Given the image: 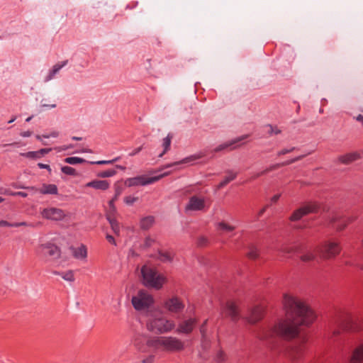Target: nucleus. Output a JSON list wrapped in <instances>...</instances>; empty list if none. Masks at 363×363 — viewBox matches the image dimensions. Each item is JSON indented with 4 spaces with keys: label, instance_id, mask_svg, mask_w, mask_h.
Instances as JSON below:
<instances>
[{
    "label": "nucleus",
    "instance_id": "obj_10",
    "mask_svg": "<svg viewBox=\"0 0 363 363\" xmlns=\"http://www.w3.org/2000/svg\"><path fill=\"white\" fill-rule=\"evenodd\" d=\"M163 174L157 177H147L145 175L129 178L125 180V184L127 186H145L155 182L163 177Z\"/></svg>",
    "mask_w": 363,
    "mask_h": 363
},
{
    "label": "nucleus",
    "instance_id": "obj_50",
    "mask_svg": "<svg viewBox=\"0 0 363 363\" xmlns=\"http://www.w3.org/2000/svg\"><path fill=\"white\" fill-rule=\"evenodd\" d=\"M106 238L108 242H110L113 245H116V242H115V239L112 235H107Z\"/></svg>",
    "mask_w": 363,
    "mask_h": 363
},
{
    "label": "nucleus",
    "instance_id": "obj_15",
    "mask_svg": "<svg viewBox=\"0 0 363 363\" xmlns=\"http://www.w3.org/2000/svg\"><path fill=\"white\" fill-rule=\"evenodd\" d=\"M198 323V319L196 318H189L181 322L177 327V333L183 334H190Z\"/></svg>",
    "mask_w": 363,
    "mask_h": 363
},
{
    "label": "nucleus",
    "instance_id": "obj_61",
    "mask_svg": "<svg viewBox=\"0 0 363 363\" xmlns=\"http://www.w3.org/2000/svg\"><path fill=\"white\" fill-rule=\"evenodd\" d=\"M357 120L359 121H363V116L362 115H359L357 117Z\"/></svg>",
    "mask_w": 363,
    "mask_h": 363
},
{
    "label": "nucleus",
    "instance_id": "obj_4",
    "mask_svg": "<svg viewBox=\"0 0 363 363\" xmlns=\"http://www.w3.org/2000/svg\"><path fill=\"white\" fill-rule=\"evenodd\" d=\"M175 325L172 320L163 317L150 318L147 322V329L155 333H164L171 331Z\"/></svg>",
    "mask_w": 363,
    "mask_h": 363
},
{
    "label": "nucleus",
    "instance_id": "obj_43",
    "mask_svg": "<svg viewBox=\"0 0 363 363\" xmlns=\"http://www.w3.org/2000/svg\"><path fill=\"white\" fill-rule=\"evenodd\" d=\"M138 200V198L137 197H134V196H126L125 197L124 199V201L125 202V203L128 204V205H131L133 204L134 202H135L136 201Z\"/></svg>",
    "mask_w": 363,
    "mask_h": 363
},
{
    "label": "nucleus",
    "instance_id": "obj_32",
    "mask_svg": "<svg viewBox=\"0 0 363 363\" xmlns=\"http://www.w3.org/2000/svg\"><path fill=\"white\" fill-rule=\"evenodd\" d=\"M315 257V255L313 252H308L307 253L301 255L300 257V259L303 262H308L314 260Z\"/></svg>",
    "mask_w": 363,
    "mask_h": 363
},
{
    "label": "nucleus",
    "instance_id": "obj_58",
    "mask_svg": "<svg viewBox=\"0 0 363 363\" xmlns=\"http://www.w3.org/2000/svg\"><path fill=\"white\" fill-rule=\"evenodd\" d=\"M120 194H121V190L120 189H116L115 196L113 197L114 199L117 200V199H118V196Z\"/></svg>",
    "mask_w": 363,
    "mask_h": 363
},
{
    "label": "nucleus",
    "instance_id": "obj_52",
    "mask_svg": "<svg viewBox=\"0 0 363 363\" xmlns=\"http://www.w3.org/2000/svg\"><path fill=\"white\" fill-rule=\"evenodd\" d=\"M280 196H281V194H276V195L273 196L271 199L272 203H277L278 201V200L279 199Z\"/></svg>",
    "mask_w": 363,
    "mask_h": 363
},
{
    "label": "nucleus",
    "instance_id": "obj_60",
    "mask_svg": "<svg viewBox=\"0 0 363 363\" xmlns=\"http://www.w3.org/2000/svg\"><path fill=\"white\" fill-rule=\"evenodd\" d=\"M299 250L298 247H295L294 248H291V250H286L287 252H291L294 251H298Z\"/></svg>",
    "mask_w": 363,
    "mask_h": 363
},
{
    "label": "nucleus",
    "instance_id": "obj_39",
    "mask_svg": "<svg viewBox=\"0 0 363 363\" xmlns=\"http://www.w3.org/2000/svg\"><path fill=\"white\" fill-rule=\"evenodd\" d=\"M62 172L67 175H75L76 174V170L69 166H65L62 167Z\"/></svg>",
    "mask_w": 363,
    "mask_h": 363
},
{
    "label": "nucleus",
    "instance_id": "obj_38",
    "mask_svg": "<svg viewBox=\"0 0 363 363\" xmlns=\"http://www.w3.org/2000/svg\"><path fill=\"white\" fill-rule=\"evenodd\" d=\"M27 225L26 223L22 222V223H16L11 224L5 220H1L0 221V226H13V227H19V226H25Z\"/></svg>",
    "mask_w": 363,
    "mask_h": 363
},
{
    "label": "nucleus",
    "instance_id": "obj_35",
    "mask_svg": "<svg viewBox=\"0 0 363 363\" xmlns=\"http://www.w3.org/2000/svg\"><path fill=\"white\" fill-rule=\"evenodd\" d=\"M116 173L114 169H108L106 171H102L98 173L97 176L101 178L110 177L113 176Z\"/></svg>",
    "mask_w": 363,
    "mask_h": 363
},
{
    "label": "nucleus",
    "instance_id": "obj_44",
    "mask_svg": "<svg viewBox=\"0 0 363 363\" xmlns=\"http://www.w3.org/2000/svg\"><path fill=\"white\" fill-rule=\"evenodd\" d=\"M269 133L270 135H272L273 133L275 134V135H277V134H279L281 133V130H279L277 126H272L271 125H269Z\"/></svg>",
    "mask_w": 363,
    "mask_h": 363
},
{
    "label": "nucleus",
    "instance_id": "obj_53",
    "mask_svg": "<svg viewBox=\"0 0 363 363\" xmlns=\"http://www.w3.org/2000/svg\"><path fill=\"white\" fill-rule=\"evenodd\" d=\"M223 356H224V353L223 352H220L217 356L218 360L223 361L224 359Z\"/></svg>",
    "mask_w": 363,
    "mask_h": 363
},
{
    "label": "nucleus",
    "instance_id": "obj_19",
    "mask_svg": "<svg viewBox=\"0 0 363 363\" xmlns=\"http://www.w3.org/2000/svg\"><path fill=\"white\" fill-rule=\"evenodd\" d=\"M43 250H45V255H47L50 257H53L54 258H58L60 257V248L53 244H47L42 246Z\"/></svg>",
    "mask_w": 363,
    "mask_h": 363
},
{
    "label": "nucleus",
    "instance_id": "obj_51",
    "mask_svg": "<svg viewBox=\"0 0 363 363\" xmlns=\"http://www.w3.org/2000/svg\"><path fill=\"white\" fill-rule=\"evenodd\" d=\"M269 207V205H266L264 206L258 213V217H260L262 216L266 211V210L267 209V208Z\"/></svg>",
    "mask_w": 363,
    "mask_h": 363
},
{
    "label": "nucleus",
    "instance_id": "obj_25",
    "mask_svg": "<svg viewBox=\"0 0 363 363\" xmlns=\"http://www.w3.org/2000/svg\"><path fill=\"white\" fill-rule=\"evenodd\" d=\"M106 218L109 221L110 225L111 226L112 230L116 234H118L120 231V228L118 222L114 218V216L111 215V213H106Z\"/></svg>",
    "mask_w": 363,
    "mask_h": 363
},
{
    "label": "nucleus",
    "instance_id": "obj_13",
    "mask_svg": "<svg viewBox=\"0 0 363 363\" xmlns=\"http://www.w3.org/2000/svg\"><path fill=\"white\" fill-rule=\"evenodd\" d=\"M184 303L183 301L178 297H172L171 298L167 299L164 303V307L169 312L179 313L183 311L184 308Z\"/></svg>",
    "mask_w": 363,
    "mask_h": 363
},
{
    "label": "nucleus",
    "instance_id": "obj_49",
    "mask_svg": "<svg viewBox=\"0 0 363 363\" xmlns=\"http://www.w3.org/2000/svg\"><path fill=\"white\" fill-rule=\"evenodd\" d=\"M294 150V147H292L291 149H284L278 152V156L285 155L286 153L291 152Z\"/></svg>",
    "mask_w": 363,
    "mask_h": 363
},
{
    "label": "nucleus",
    "instance_id": "obj_12",
    "mask_svg": "<svg viewBox=\"0 0 363 363\" xmlns=\"http://www.w3.org/2000/svg\"><path fill=\"white\" fill-rule=\"evenodd\" d=\"M40 214L43 218L55 221L62 220L66 216L63 210L54 207L44 208Z\"/></svg>",
    "mask_w": 363,
    "mask_h": 363
},
{
    "label": "nucleus",
    "instance_id": "obj_21",
    "mask_svg": "<svg viewBox=\"0 0 363 363\" xmlns=\"http://www.w3.org/2000/svg\"><path fill=\"white\" fill-rule=\"evenodd\" d=\"M298 159V158L295 159L294 160H291L290 162H282V163H277V164L271 165L270 167H269L268 168H267L264 171L261 172L260 173L257 174L255 177H253V179H257L259 177H260L262 175H264V174H267L269 172L273 171V170L277 169H278L279 167H284L285 165L289 164L292 163L293 162L296 161Z\"/></svg>",
    "mask_w": 363,
    "mask_h": 363
},
{
    "label": "nucleus",
    "instance_id": "obj_31",
    "mask_svg": "<svg viewBox=\"0 0 363 363\" xmlns=\"http://www.w3.org/2000/svg\"><path fill=\"white\" fill-rule=\"evenodd\" d=\"M172 138V137L169 135H168L165 138H164V140H163L164 151L159 155V157H162L163 155L169 149Z\"/></svg>",
    "mask_w": 363,
    "mask_h": 363
},
{
    "label": "nucleus",
    "instance_id": "obj_9",
    "mask_svg": "<svg viewBox=\"0 0 363 363\" xmlns=\"http://www.w3.org/2000/svg\"><path fill=\"white\" fill-rule=\"evenodd\" d=\"M321 256L324 259L335 257L341 252V247L337 242L325 241L320 249Z\"/></svg>",
    "mask_w": 363,
    "mask_h": 363
},
{
    "label": "nucleus",
    "instance_id": "obj_47",
    "mask_svg": "<svg viewBox=\"0 0 363 363\" xmlns=\"http://www.w3.org/2000/svg\"><path fill=\"white\" fill-rule=\"evenodd\" d=\"M51 150L50 148H43L38 151L39 154V158L41 157L45 154L48 153Z\"/></svg>",
    "mask_w": 363,
    "mask_h": 363
},
{
    "label": "nucleus",
    "instance_id": "obj_20",
    "mask_svg": "<svg viewBox=\"0 0 363 363\" xmlns=\"http://www.w3.org/2000/svg\"><path fill=\"white\" fill-rule=\"evenodd\" d=\"M86 186L96 189L106 190L109 187V183L106 180H94L87 183Z\"/></svg>",
    "mask_w": 363,
    "mask_h": 363
},
{
    "label": "nucleus",
    "instance_id": "obj_56",
    "mask_svg": "<svg viewBox=\"0 0 363 363\" xmlns=\"http://www.w3.org/2000/svg\"><path fill=\"white\" fill-rule=\"evenodd\" d=\"M152 360H153V357H150L149 358L144 359L143 362L144 363H152Z\"/></svg>",
    "mask_w": 363,
    "mask_h": 363
},
{
    "label": "nucleus",
    "instance_id": "obj_41",
    "mask_svg": "<svg viewBox=\"0 0 363 363\" xmlns=\"http://www.w3.org/2000/svg\"><path fill=\"white\" fill-rule=\"evenodd\" d=\"M196 243H197V245L199 247H205L208 245V240L207 238H206L204 236H201L197 239Z\"/></svg>",
    "mask_w": 363,
    "mask_h": 363
},
{
    "label": "nucleus",
    "instance_id": "obj_23",
    "mask_svg": "<svg viewBox=\"0 0 363 363\" xmlns=\"http://www.w3.org/2000/svg\"><path fill=\"white\" fill-rule=\"evenodd\" d=\"M39 191L43 194H57V187L55 184H43Z\"/></svg>",
    "mask_w": 363,
    "mask_h": 363
},
{
    "label": "nucleus",
    "instance_id": "obj_46",
    "mask_svg": "<svg viewBox=\"0 0 363 363\" xmlns=\"http://www.w3.org/2000/svg\"><path fill=\"white\" fill-rule=\"evenodd\" d=\"M208 320H206L203 324L200 327V332L203 337L205 336L206 333V325H207Z\"/></svg>",
    "mask_w": 363,
    "mask_h": 363
},
{
    "label": "nucleus",
    "instance_id": "obj_36",
    "mask_svg": "<svg viewBox=\"0 0 363 363\" xmlns=\"http://www.w3.org/2000/svg\"><path fill=\"white\" fill-rule=\"evenodd\" d=\"M357 219L355 216H350L347 218H344V225L342 227H337V230L341 231L344 230L349 224L352 223Z\"/></svg>",
    "mask_w": 363,
    "mask_h": 363
},
{
    "label": "nucleus",
    "instance_id": "obj_8",
    "mask_svg": "<svg viewBox=\"0 0 363 363\" xmlns=\"http://www.w3.org/2000/svg\"><path fill=\"white\" fill-rule=\"evenodd\" d=\"M222 313L225 317L237 323L241 318L240 302L232 299L228 300L222 308Z\"/></svg>",
    "mask_w": 363,
    "mask_h": 363
},
{
    "label": "nucleus",
    "instance_id": "obj_1",
    "mask_svg": "<svg viewBox=\"0 0 363 363\" xmlns=\"http://www.w3.org/2000/svg\"><path fill=\"white\" fill-rule=\"evenodd\" d=\"M283 306L285 318L279 319L269 328H262L257 334L260 340H268L272 350H279L278 342L274 341L275 337L284 340H291L300 333V326H308L315 319L313 310L301 298L284 294Z\"/></svg>",
    "mask_w": 363,
    "mask_h": 363
},
{
    "label": "nucleus",
    "instance_id": "obj_57",
    "mask_svg": "<svg viewBox=\"0 0 363 363\" xmlns=\"http://www.w3.org/2000/svg\"><path fill=\"white\" fill-rule=\"evenodd\" d=\"M21 135L23 136V137H28L31 135L30 132L28 131V132H23V133H21Z\"/></svg>",
    "mask_w": 363,
    "mask_h": 363
},
{
    "label": "nucleus",
    "instance_id": "obj_54",
    "mask_svg": "<svg viewBox=\"0 0 363 363\" xmlns=\"http://www.w3.org/2000/svg\"><path fill=\"white\" fill-rule=\"evenodd\" d=\"M38 167L41 169H50V166L48 164H44L43 163H39Z\"/></svg>",
    "mask_w": 363,
    "mask_h": 363
},
{
    "label": "nucleus",
    "instance_id": "obj_42",
    "mask_svg": "<svg viewBox=\"0 0 363 363\" xmlns=\"http://www.w3.org/2000/svg\"><path fill=\"white\" fill-rule=\"evenodd\" d=\"M116 201V199H114V198H113L110 201H109V207H110V211L109 212H108L107 213H111V215L112 216H114L116 211V206L114 205V201Z\"/></svg>",
    "mask_w": 363,
    "mask_h": 363
},
{
    "label": "nucleus",
    "instance_id": "obj_7",
    "mask_svg": "<svg viewBox=\"0 0 363 363\" xmlns=\"http://www.w3.org/2000/svg\"><path fill=\"white\" fill-rule=\"evenodd\" d=\"M132 304L137 311L147 309L154 303L152 296L145 290H140L135 296L132 297Z\"/></svg>",
    "mask_w": 363,
    "mask_h": 363
},
{
    "label": "nucleus",
    "instance_id": "obj_45",
    "mask_svg": "<svg viewBox=\"0 0 363 363\" xmlns=\"http://www.w3.org/2000/svg\"><path fill=\"white\" fill-rule=\"evenodd\" d=\"M62 277L65 280L70 281H73L74 280V274H73L72 271H69V272H66L62 276Z\"/></svg>",
    "mask_w": 363,
    "mask_h": 363
},
{
    "label": "nucleus",
    "instance_id": "obj_33",
    "mask_svg": "<svg viewBox=\"0 0 363 363\" xmlns=\"http://www.w3.org/2000/svg\"><path fill=\"white\" fill-rule=\"evenodd\" d=\"M65 162L69 164H74L83 163L84 160L80 157H69L65 158Z\"/></svg>",
    "mask_w": 363,
    "mask_h": 363
},
{
    "label": "nucleus",
    "instance_id": "obj_11",
    "mask_svg": "<svg viewBox=\"0 0 363 363\" xmlns=\"http://www.w3.org/2000/svg\"><path fill=\"white\" fill-rule=\"evenodd\" d=\"M247 135H242L241 137L236 138L233 140L226 141L219 145H218L216 147H215L212 152H218L221 151H232L234 150L239 147L241 146L240 144H239L242 140L247 138Z\"/></svg>",
    "mask_w": 363,
    "mask_h": 363
},
{
    "label": "nucleus",
    "instance_id": "obj_63",
    "mask_svg": "<svg viewBox=\"0 0 363 363\" xmlns=\"http://www.w3.org/2000/svg\"><path fill=\"white\" fill-rule=\"evenodd\" d=\"M82 138L79 137H73V140H81Z\"/></svg>",
    "mask_w": 363,
    "mask_h": 363
},
{
    "label": "nucleus",
    "instance_id": "obj_28",
    "mask_svg": "<svg viewBox=\"0 0 363 363\" xmlns=\"http://www.w3.org/2000/svg\"><path fill=\"white\" fill-rule=\"evenodd\" d=\"M217 228L219 230H225L227 232H231L235 229V226L230 225L224 221L218 223L217 225Z\"/></svg>",
    "mask_w": 363,
    "mask_h": 363
},
{
    "label": "nucleus",
    "instance_id": "obj_48",
    "mask_svg": "<svg viewBox=\"0 0 363 363\" xmlns=\"http://www.w3.org/2000/svg\"><path fill=\"white\" fill-rule=\"evenodd\" d=\"M155 242V240L150 238H147L145 241V245L146 247H150Z\"/></svg>",
    "mask_w": 363,
    "mask_h": 363
},
{
    "label": "nucleus",
    "instance_id": "obj_27",
    "mask_svg": "<svg viewBox=\"0 0 363 363\" xmlns=\"http://www.w3.org/2000/svg\"><path fill=\"white\" fill-rule=\"evenodd\" d=\"M74 256L76 258H85L86 257V248L85 246L81 247L74 250Z\"/></svg>",
    "mask_w": 363,
    "mask_h": 363
},
{
    "label": "nucleus",
    "instance_id": "obj_26",
    "mask_svg": "<svg viewBox=\"0 0 363 363\" xmlns=\"http://www.w3.org/2000/svg\"><path fill=\"white\" fill-rule=\"evenodd\" d=\"M246 255L248 259L255 260L259 257V252L257 247L250 246Z\"/></svg>",
    "mask_w": 363,
    "mask_h": 363
},
{
    "label": "nucleus",
    "instance_id": "obj_2",
    "mask_svg": "<svg viewBox=\"0 0 363 363\" xmlns=\"http://www.w3.org/2000/svg\"><path fill=\"white\" fill-rule=\"evenodd\" d=\"M143 342L146 343L148 347L155 350H161L168 352H176L184 349V343L176 337H152L147 338L145 335H139L135 340V345L143 352L146 351V347L142 345Z\"/></svg>",
    "mask_w": 363,
    "mask_h": 363
},
{
    "label": "nucleus",
    "instance_id": "obj_40",
    "mask_svg": "<svg viewBox=\"0 0 363 363\" xmlns=\"http://www.w3.org/2000/svg\"><path fill=\"white\" fill-rule=\"evenodd\" d=\"M21 155L23 157L30 158V159L39 158V154H38V151L28 152L26 153H21Z\"/></svg>",
    "mask_w": 363,
    "mask_h": 363
},
{
    "label": "nucleus",
    "instance_id": "obj_34",
    "mask_svg": "<svg viewBox=\"0 0 363 363\" xmlns=\"http://www.w3.org/2000/svg\"><path fill=\"white\" fill-rule=\"evenodd\" d=\"M202 157H203V155L202 154H199V155H192L189 157H187L180 162H175L174 164H182V163H185V162H191V161H193V160H198V159H200ZM174 165V164H173ZM172 164L171 165H169V167H172Z\"/></svg>",
    "mask_w": 363,
    "mask_h": 363
},
{
    "label": "nucleus",
    "instance_id": "obj_3",
    "mask_svg": "<svg viewBox=\"0 0 363 363\" xmlns=\"http://www.w3.org/2000/svg\"><path fill=\"white\" fill-rule=\"evenodd\" d=\"M143 284L157 290L162 289L167 282V278L162 274L158 272L157 269L152 266L145 264L141 269Z\"/></svg>",
    "mask_w": 363,
    "mask_h": 363
},
{
    "label": "nucleus",
    "instance_id": "obj_59",
    "mask_svg": "<svg viewBox=\"0 0 363 363\" xmlns=\"http://www.w3.org/2000/svg\"><path fill=\"white\" fill-rule=\"evenodd\" d=\"M111 162H112V161H99L96 163L98 164H107V163H111Z\"/></svg>",
    "mask_w": 363,
    "mask_h": 363
},
{
    "label": "nucleus",
    "instance_id": "obj_16",
    "mask_svg": "<svg viewBox=\"0 0 363 363\" xmlns=\"http://www.w3.org/2000/svg\"><path fill=\"white\" fill-rule=\"evenodd\" d=\"M186 211H202L205 208L204 198H199L193 196L189 199V203L186 206Z\"/></svg>",
    "mask_w": 363,
    "mask_h": 363
},
{
    "label": "nucleus",
    "instance_id": "obj_5",
    "mask_svg": "<svg viewBox=\"0 0 363 363\" xmlns=\"http://www.w3.org/2000/svg\"><path fill=\"white\" fill-rule=\"evenodd\" d=\"M320 208V204L317 201H311L306 202L292 213L289 220L291 221L299 220L305 216L311 213H317Z\"/></svg>",
    "mask_w": 363,
    "mask_h": 363
},
{
    "label": "nucleus",
    "instance_id": "obj_62",
    "mask_svg": "<svg viewBox=\"0 0 363 363\" xmlns=\"http://www.w3.org/2000/svg\"><path fill=\"white\" fill-rule=\"evenodd\" d=\"M17 194H18V195H20V196H26V195H27V194H26V193H24V192H18V193H17Z\"/></svg>",
    "mask_w": 363,
    "mask_h": 363
},
{
    "label": "nucleus",
    "instance_id": "obj_14",
    "mask_svg": "<svg viewBox=\"0 0 363 363\" xmlns=\"http://www.w3.org/2000/svg\"><path fill=\"white\" fill-rule=\"evenodd\" d=\"M264 315V307L260 305L254 306L250 311L249 315L246 318L247 321L250 324H255L260 321Z\"/></svg>",
    "mask_w": 363,
    "mask_h": 363
},
{
    "label": "nucleus",
    "instance_id": "obj_37",
    "mask_svg": "<svg viewBox=\"0 0 363 363\" xmlns=\"http://www.w3.org/2000/svg\"><path fill=\"white\" fill-rule=\"evenodd\" d=\"M340 217L337 215L333 216L330 218V223L333 225L334 227L337 229V227H342L344 225V220L342 219L340 223L335 225V223L339 221Z\"/></svg>",
    "mask_w": 363,
    "mask_h": 363
},
{
    "label": "nucleus",
    "instance_id": "obj_6",
    "mask_svg": "<svg viewBox=\"0 0 363 363\" xmlns=\"http://www.w3.org/2000/svg\"><path fill=\"white\" fill-rule=\"evenodd\" d=\"M306 338H303L297 342L291 345L286 350V357L293 362L301 360L306 350Z\"/></svg>",
    "mask_w": 363,
    "mask_h": 363
},
{
    "label": "nucleus",
    "instance_id": "obj_55",
    "mask_svg": "<svg viewBox=\"0 0 363 363\" xmlns=\"http://www.w3.org/2000/svg\"><path fill=\"white\" fill-rule=\"evenodd\" d=\"M142 150V147H140L137 149H135L132 153H130V155H135V154L138 153Z\"/></svg>",
    "mask_w": 363,
    "mask_h": 363
},
{
    "label": "nucleus",
    "instance_id": "obj_22",
    "mask_svg": "<svg viewBox=\"0 0 363 363\" xmlns=\"http://www.w3.org/2000/svg\"><path fill=\"white\" fill-rule=\"evenodd\" d=\"M226 174H227V175L225 177L224 179L218 184V185L217 186V188L218 189L224 187L229 182H230L231 181L234 180L236 178L237 174H238L237 172H234L232 170L226 171Z\"/></svg>",
    "mask_w": 363,
    "mask_h": 363
},
{
    "label": "nucleus",
    "instance_id": "obj_29",
    "mask_svg": "<svg viewBox=\"0 0 363 363\" xmlns=\"http://www.w3.org/2000/svg\"><path fill=\"white\" fill-rule=\"evenodd\" d=\"M65 65V62H64L62 65L57 64L55 65L52 69L50 71L49 74L46 77L45 81H49L52 79V77L55 76L56 73L59 72V70Z\"/></svg>",
    "mask_w": 363,
    "mask_h": 363
},
{
    "label": "nucleus",
    "instance_id": "obj_24",
    "mask_svg": "<svg viewBox=\"0 0 363 363\" xmlns=\"http://www.w3.org/2000/svg\"><path fill=\"white\" fill-rule=\"evenodd\" d=\"M155 222V218L153 216H147L141 219L140 220V228L143 230L149 229Z\"/></svg>",
    "mask_w": 363,
    "mask_h": 363
},
{
    "label": "nucleus",
    "instance_id": "obj_30",
    "mask_svg": "<svg viewBox=\"0 0 363 363\" xmlns=\"http://www.w3.org/2000/svg\"><path fill=\"white\" fill-rule=\"evenodd\" d=\"M159 259L162 262L172 261L173 259V255L167 251H159Z\"/></svg>",
    "mask_w": 363,
    "mask_h": 363
},
{
    "label": "nucleus",
    "instance_id": "obj_64",
    "mask_svg": "<svg viewBox=\"0 0 363 363\" xmlns=\"http://www.w3.org/2000/svg\"><path fill=\"white\" fill-rule=\"evenodd\" d=\"M334 333V335H338V334H339V331H334V333Z\"/></svg>",
    "mask_w": 363,
    "mask_h": 363
},
{
    "label": "nucleus",
    "instance_id": "obj_17",
    "mask_svg": "<svg viewBox=\"0 0 363 363\" xmlns=\"http://www.w3.org/2000/svg\"><path fill=\"white\" fill-rule=\"evenodd\" d=\"M349 363H363V342L355 346L348 357Z\"/></svg>",
    "mask_w": 363,
    "mask_h": 363
},
{
    "label": "nucleus",
    "instance_id": "obj_18",
    "mask_svg": "<svg viewBox=\"0 0 363 363\" xmlns=\"http://www.w3.org/2000/svg\"><path fill=\"white\" fill-rule=\"evenodd\" d=\"M361 158V155L358 152H349L339 156L337 161L343 164H350L352 162L358 160Z\"/></svg>",
    "mask_w": 363,
    "mask_h": 363
}]
</instances>
